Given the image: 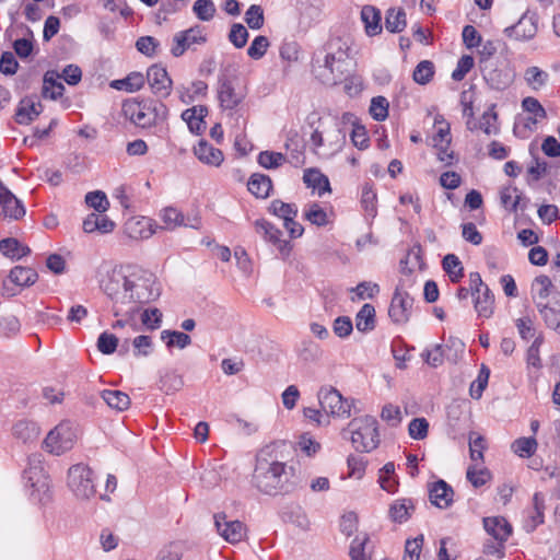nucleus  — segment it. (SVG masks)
<instances>
[{
	"label": "nucleus",
	"instance_id": "obj_14",
	"mask_svg": "<svg viewBox=\"0 0 560 560\" xmlns=\"http://www.w3.org/2000/svg\"><path fill=\"white\" fill-rule=\"evenodd\" d=\"M532 299L535 303L537 311H542L546 305L551 304V296L553 294H560L553 291V284L548 276L541 275L534 279L532 283Z\"/></svg>",
	"mask_w": 560,
	"mask_h": 560
},
{
	"label": "nucleus",
	"instance_id": "obj_13",
	"mask_svg": "<svg viewBox=\"0 0 560 560\" xmlns=\"http://www.w3.org/2000/svg\"><path fill=\"white\" fill-rule=\"evenodd\" d=\"M214 525L219 535L230 544L242 541L246 535L245 525L240 521H228L225 514H215Z\"/></svg>",
	"mask_w": 560,
	"mask_h": 560
},
{
	"label": "nucleus",
	"instance_id": "obj_55",
	"mask_svg": "<svg viewBox=\"0 0 560 560\" xmlns=\"http://www.w3.org/2000/svg\"><path fill=\"white\" fill-rule=\"evenodd\" d=\"M515 326L522 339L529 340L536 337L534 318L529 315L522 316L515 320Z\"/></svg>",
	"mask_w": 560,
	"mask_h": 560
},
{
	"label": "nucleus",
	"instance_id": "obj_26",
	"mask_svg": "<svg viewBox=\"0 0 560 560\" xmlns=\"http://www.w3.org/2000/svg\"><path fill=\"white\" fill-rule=\"evenodd\" d=\"M545 512V497L540 492H536L533 497V509L528 513L527 520L525 521V529L530 533L534 532L537 526L544 523Z\"/></svg>",
	"mask_w": 560,
	"mask_h": 560
},
{
	"label": "nucleus",
	"instance_id": "obj_8",
	"mask_svg": "<svg viewBox=\"0 0 560 560\" xmlns=\"http://www.w3.org/2000/svg\"><path fill=\"white\" fill-rule=\"evenodd\" d=\"M318 401L327 416L349 417L351 405L342 397L338 389L332 386H323L318 394Z\"/></svg>",
	"mask_w": 560,
	"mask_h": 560
},
{
	"label": "nucleus",
	"instance_id": "obj_47",
	"mask_svg": "<svg viewBox=\"0 0 560 560\" xmlns=\"http://www.w3.org/2000/svg\"><path fill=\"white\" fill-rule=\"evenodd\" d=\"M486 450V440L483 436L471 432L469 434V455L470 459L478 465L479 462L483 460V451Z\"/></svg>",
	"mask_w": 560,
	"mask_h": 560
},
{
	"label": "nucleus",
	"instance_id": "obj_60",
	"mask_svg": "<svg viewBox=\"0 0 560 560\" xmlns=\"http://www.w3.org/2000/svg\"><path fill=\"white\" fill-rule=\"evenodd\" d=\"M371 116L377 120L383 121L388 115V102L384 96L373 97L370 106Z\"/></svg>",
	"mask_w": 560,
	"mask_h": 560
},
{
	"label": "nucleus",
	"instance_id": "obj_59",
	"mask_svg": "<svg viewBox=\"0 0 560 560\" xmlns=\"http://www.w3.org/2000/svg\"><path fill=\"white\" fill-rule=\"evenodd\" d=\"M192 11L199 20L210 21L215 13V7L211 0H197L194 3Z\"/></svg>",
	"mask_w": 560,
	"mask_h": 560
},
{
	"label": "nucleus",
	"instance_id": "obj_56",
	"mask_svg": "<svg viewBox=\"0 0 560 560\" xmlns=\"http://www.w3.org/2000/svg\"><path fill=\"white\" fill-rule=\"evenodd\" d=\"M264 10L258 4H252L245 12V22L252 30H259L264 25Z\"/></svg>",
	"mask_w": 560,
	"mask_h": 560
},
{
	"label": "nucleus",
	"instance_id": "obj_5",
	"mask_svg": "<svg viewBox=\"0 0 560 560\" xmlns=\"http://www.w3.org/2000/svg\"><path fill=\"white\" fill-rule=\"evenodd\" d=\"M78 427L70 421H61L50 430L44 440V447L50 454L62 455L73 448L78 441Z\"/></svg>",
	"mask_w": 560,
	"mask_h": 560
},
{
	"label": "nucleus",
	"instance_id": "obj_58",
	"mask_svg": "<svg viewBox=\"0 0 560 560\" xmlns=\"http://www.w3.org/2000/svg\"><path fill=\"white\" fill-rule=\"evenodd\" d=\"M85 202L96 210L98 213H104L109 208V201L105 195V192L101 190L89 192L85 196Z\"/></svg>",
	"mask_w": 560,
	"mask_h": 560
},
{
	"label": "nucleus",
	"instance_id": "obj_3",
	"mask_svg": "<svg viewBox=\"0 0 560 560\" xmlns=\"http://www.w3.org/2000/svg\"><path fill=\"white\" fill-rule=\"evenodd\" d=\"M348 47L338 38L332 39L313 59V72L327 85L337 84L348 71Z\"/></svg>",
	"mask_w": 560,
	"mask_h": 560
},
{
	"label": "nucleus",
	"instance_id": "obj_37",
	"mask_svg": "<svg viewBox=\"0 0 560 560\" xmlns=\"http://www.w3.org/2000/svg\"><path fill=\"white\" fill-rule=\"evenodd\" d=\"M0 252L12 259H21L30 254V248L21 244L16 238H4L0 242Z\"/></svg>",
	"mask_w": 560,
	"mask_h": 560
},
{
	"label": "nucleus",
	"instance_id": "obj_36",
	"mask_svg": "<svg viewBox=\"0 0 560 560\" xmlns=\"http://www.w3.org/2000/svg\"><path fill=\"white\" fill-rule=\"evenodd\" d=\"M303 180L307 187L317 189L319 196H322L325 191H330L328 177L322 174L318 170H306L303 175Z\"/></svg>",
	"mask_w": 560,
	"mask_h": 560
},
{
	"label": "nucleus",
	"instance_id": "obj_51",
	"mask_svg": "<svg viewBox=\"0 0 560 560\" xmlns=\"http://www.w3.org/2000/svg\"><path fill=\"white\" fill-rule=\"evenodd\" d=\"M346 143V133L340 128H335L328 133L326 155L339 152Z\"/></svg>",
	"mask_w": 560,
	"mask_h": 560
},
{
	"label": "nucleus",
	"instance_id": "obj_39",
	"mask_svg": "<svg viewBox=\"0 0 560 560\" xmlns=\"http://www.w3.org/2000/svg\"><path fill=\"white\" fill-rule=\"evenodd\" d=\"M160 218L164 223V226H160L159 229L174 230L182 225H188L185 222L184 214L173 207L164 208L160 213Z\"/></svg>",
	"mask_w": 560,
	"mask_h": 560
},
{
	"label": "nucleus",
	"instance_id": "obj_12",
	"mask_svg": "<svg viewBox=\"0 0 560 560\" xmlns=\"http://www.w3.org/2000/svg\"><path fill=\"white\" fill-rule=\"evenodd\" d=\"M160 226L148 217H131L124 224L126 235L136 241L148 240Z\"/></svg>",
	"mask_w": 560,
	"mask_h": 560
},
{
	"label": "nucleus",
	"instance_id": "obj_21",
	"mask_svg": "<svg viewBox=\"0 0 560 560\" xmlns=\"http://www.w3.org/2000/svg\"><path fill=\"white\" fill-rule=\"evenodd\" d=\"M483 527L500 544L506 541L512 534V526L502 516L485 517Z\"/></svg>",
	"mask_w": 560,
	"mask_h": 560
},
{
	"label": "nucleus",
	"instance_id": "obj_34",
	"mask_svg": "<svg viewBox=\"0 0 560 560\" xmlns=\"http://www.w3.org/2000/svg\"><path fill=\"white\" fill-rule=\"evenodd\" d=\"M415 511L411 499H398L393 502L389 508V517L395 523H404L408 521Z\"/></svg>",
	"mask_w": 560,
	"mask_h": 560
},
{
	"label": "nucleus",
	"instance_id": "obj_10",
	"mask_svg": "<svg viewBox=\"0 0 560 560\" xmlns=\"http://www.w3.org/2000/svg\"><path fill=\"white\" fill-rule=\"evenodd\" d=\"M206 42L207 36L205 34V28L200 25H195L174 35L171 52L174 57H180L192 45H201Z\"/></svg>",
	"mask_w": 560,
	"mask_h": 560
},
{
	"label": "nucleus",
	"instance_id": "obj_16",
	"mask_svg": "<svg viewBox=\"0 0 560 560\" xmlns=\"http://www.w3.org/2000/svg\"><path fill=\"white\" fill-rule=\"evenodd\" d=\"M147 79L152 92L160 96L166 97L172 90V80L165 68L154 65L148 69Z\"/></svg>",
	"mask_w": 560,
	"mask_h": 560
},
{
	"label": "nucleus",
	"instance_id": "obj_50",
	"mask_svg": "<svg viewBox=\"0 0 560 560\" xmlns=\"http://www.w3.org/2000/svg\"><path fill=\"white\" fill-rule=\"evenodd\" d=\"M524 78L529 86L534 90H538L546 84L548 73L540 70L538 67H529L526 69Z\"/></svg>",
	"mask_w": 560,
	"mask_h": 560
},
{
	"label": "nucleus",
	"instance_id": "obj_7",
	"mask_svg": "<svg viewBox=\"0 0 560 560\" xmlns=\"http://www.w3.org/2000/svg\"><path fill=\"white\" fill-rule=\"evenodd\" d=\"M68 485L79 499H90L96 492L93 471L83 464H77L69 468Z\"/></svg>",
	"mask_w": 560,
	"mask_h": 560
},
{
	"label": "nucleus",
	"instance_id": "obj_31",
	"mask_svg": "<svg viewBox=\"0 0 560 560\" xmlns=\"http://www.w3.org/2000/svg\"><path fill=\"white\" fill-rule=\"evenodd\" d=\"M12 433L15 439L23 443H32L39 436V428L35 422L20 420L13 425Z\"/></svg>",
	"mask_w": 560,
	"mask_h": 560
},
{
	"label": "nucleus",
	"instance_id": "obj_52",
	"mask_svg": "<svg viewBox=\"0 0 560 560\" xmlns=\"http://www.w3.org/2000/svg\"><path fill=\"white\" fill-rule=\"evenodd\" d=\"M522 107L525 112L534 115V118H528L532 124H536L538 119H544L547 116L545 108L535 97H525L522 102Z\"/></svg>",
	"mask_w": 560,
	"mask_h": 560
},
{
	"label": "nucleus",
	"instance_id": "obj_44",
	"mask_svg": "<svg viewBox=\"0 0 560 560\" xmlns=\"http://www.w3.org/2000/svg\"><path fill=\"white\" fill-rule=\"evenodd\" d=\"M443 269L448 275L452 282H458L464 273L463 266L458 257L454 254H448L443 258Z\"/></svg>",
	"mask_w": 560,
	"mask_h": 560
},
{
	"label": "nucleus",
	"instance_id": "obj_46",
	"mask_svg": "<svg viewBox=\"0 0 560 560\" xmlns=\"http://www.w3.org/2000/svg\"><path fill=\"white\" fill-rule=\"evenodd\" d=\"M257 161L264 168L271 170L283 165L287 156L280 152L262 151L258 154Z\"/></svg>",
	"mask_w": 560,
	"mask_h": 560
},
{
	"label": "nucleus",
	"instance_id": "obj_45",
	"mask_svg": "<svg viewBox=\"0 0 560 560\" xmlns=\"http://www.w3.org/2000/svg\"><path fill=\"white\" fill-rule=\"evenodd\" d=\"M538 443L535 438H520L512 443V451L520 457H530L535 454Z\"/></svg>",
	"mask_w": 560,
	"mask_h": 560
},
{
	"label": "nucleus",
	"instance_id": "obj_64",
	"mask_svg": "<svg viewBox=\"0 0 560 560\" xmlns=\"http://www.w3.org/2000/svg\"><path fill=\"white\" fill-rule=\"evenodd\" d=\"M185 551L183 542L176 541L165 546L160 551V560H180Z\"/></svg>",
	"mask_w": 560,
	"mask_h": 560
},
{
	"label": "nucleus",
	"instance_id": "obj_32",
	"mask_svg": "<svg viewBox=\"0 0 560 560\" xmlns=\"http://www.w3.org/2000/svg\"><path fill=\"white\" fill-rule=\"evenodd\" d=\"M487 83L494 90H504L513 82V74L508 69L493 68L483 74Z\"/></svg>",
	"mask_w": 560,
	"mask_h": 560
},
{
	"label": "nucleus",
	"instance_id": "obj_1",
	"mask_svg": "<svg viewBox=\"0 0 560 560\" xmlns=\"http://www.w3.org/2000/svg\"><path fill=\"white\" fill-rule=\"evenodd\" d=\"M100 287L113 302L115 316L135 313L139 304L154 301L161 294L155 276L141 269L126 273L115 267L100 280Z\"/></svg>",
	"mask_w": 560,
	"mask_h": 560
},
{
	"label": "nucleus",
	"instance_id": "obj_49",
	"mask_svg": "<svg viewBox=\"0 0 560 560\" xmlns=\"http://www.w3.org/2000/svg\"><path fill=\"white\" fill-rule=\"evenodd\" d=\"M184 385V381L180 375L168 372L161 376L159 382V388L165 394L170 395L179 390Z\"/></svg>",
	"mask_w": 560,
	"mask_h": 560
},
{
	"label": "nucleus",
	"instance_id": "obj_41",
	"mask_svg": "<svg viewBox=\"0 0 560 560\" xmlns=\"http://www.w3.org/2000/svg\"><path fill=\"white\" fill-rule=\"evenodd\" d=\"M494 298L491 294L488 287H485V290L481 291V293H478L476 300H475V308L479 316L482 317H490L492 314V306H493Z\"/></svg>",
	"mask_w": 560,
	"mask_h": 560
},
{
	"label": "nucleus",
	"instance_id": "obj_63",
	"mask_svg": "<svg viewBox=\"0 0 560 560\" xmlns=\"http://www.w3.org/2000/svg\"><path fill=\"white\" fill-rule=\"evenodd\" d=\"M117 346L118 338L107 331L102 332L97 339V349L103 354L114 353L117 349Z\"/></svg>",
	"mask_w": 560,
	"mask_h": 560
},
{
	"label": "nucleus",
	"instance_id": "obj_27",
	"mask_svg": "<svg viewBox=\"0 0 560 560\" xmlns=\"http://www.w3.org/2000/svg\"><path fill=\"white\" fill-rule=\"evenodd\" d=\"M60 79L61 75L54 70H49L44 74L42 94L45 98L57 100L62 95L65 86Z\"/></svg>",
	"mask_w": 560,
	"mask_h": 560
},
{
	"label": "nucleus",
	"instance_id": "obj_61",
	"mask_svg": "<svg viewBox=\"0 0 560 560\" xmlns=\"http://www.w3.org/2000/svg\"><path fill=\"white\" fill-rule=\"evenodd\" d=\"M478 465H470L466 477L476 488L483 486L490 479V472L486 468H478Z\"/></svg>",
	"mask_w": 560,
	"mask_h": 560
},
{
	"label": "nucleus",
	"instance_id": "obj_54",
	"mask_svg": "<svg viewBox=\"0 0 560 560\" xmlns=\"http://www.w3.org/2000/svg\"><path fill=\"white\" fill-rule=\"evenodd\" d=\"M489 375H490V370L486 365H482L477 380H475L471 383L470 388H469L470 396L472 398L479 399L481 397L485 388L488 385Z\"/></svg>",
	"mask_w": 560,
	"mask_h": 560
},
{
	"label": "nucleus",
	"instance_id": "obj_35",
	"mask_svg": "<svg viewBox=\"0 0 560 560\" xmlns=\"http://www.w3.org/2000/svg\"><path fill=\"white\" fill-rule=\"evenodd\" d=\"M102 399L113 409L124 411L130 406L129 396L117 389H105L101 394Z\"/></svg>",
	"mask_w": 560,
	"mask_h": 560
},
{
	"label": "nucleus",
	"instance_id": "obj_22",
	"mask_svg": "<svg viewBox=\"0 0 560 560\" xmlns=\"http://www.w3.org/2000/svg\"><path fill=\"white\" fill-rule=\"evenodd\" d=\"M194 154L200 162L211 166H220L224 160L222 151L205 140L194 147Z\"/></svg>",
	"mask_w": 560,
	"mask_h": 560
},
{
	"label": "nucleus",
	"instance_id": "obj_40",
	"mask_svg": "<svg viewBox=\"0 0 560 560\" xmlns=\"http://www.w3.org/2000/svg\"><path fill=\"white\" fill-rule=\"evenodd\" d=\"M385 27L390 33H399L406 27V13L402 9H389L386 12Z\"/></svg>",
	"mask_w": 560,
	"mask_h": 560
},
{
	"label": "nucleus",
	"instance_id": "obj_25",
	"mask_svg": "<svg viewBox=\"0 0 560 560\" xmlns=\"http://www.w3.org/2000/svg\"><path fill=\"white\" fill-rule=\"evenodd\" d=\"M501 205L510 212H516L518 208L524 209L528 202L522 197L520 190L514 186H506L500 190Z\"/></svg>",
	"mask_w": 560,
	"mask_h": 560
},
{
	"label": "nucleus",
	"instance_id": "obj_53",
	"mask_svg": "<svg viewBox=\"0 0 560 560\" xmlns=\"http://www.w3.org/2000/svg\"><path fill=\"white\" fill-rule=\"evenodd\" d=\"M497 120L498 115L494 112V105H492L487 112L482 114L479 128L488 136L492 133L495 135L499 131Z\"/></svg>",
	"mask_w": 560,
	"mask_h": 560
},
{
	"label": "nucleus",
	"instance_id": "obj_43",
	"mask_svg": "<svg viewBox=\"0 0 560 560\" xmlns=\"http://www.w3.org/2000/svg\"><path fill=\"white\" fill-rule=\"evenodd\" d=\"M434 73V63L430 60H422L415 68L412 78L418 84L425 85L432 80Z\"/></svg>",
	"mask_w": 560,
	"mask_h": 560
},
{
	"label": "nucleus",
	"instance_id": "obj_11",
	"mask_svg": "<svg viewBox=\"0 0 560 560\" xmlns=\"http://www.w3.org/2000/svg\"><path fill=\"white\" fill-rule=\"evenodd\" d=\"M538 31V15L535 12L526 11L514 25L508 26L504 34L515 40L533 39Z\"/></svg>",
	"mask_w": 560,
	"mask_h": 560
},
{
	"label": "nucleus",
	"instance_id": "obj_29",
	"mask_svg": "<svg viewBox=\"0 0 560 560\" xmlns=\"http://www.w3.org/2000/svg\"><path fill=\"white\" fill-rule=\"evenodd\" d=\"M207 114V108L191 107L183 112L182 118L187 122L189 130L195 135H200L205 129V120L203 117Z\"/></svg>",
	"mask_w": 560,
	"mask_h": 560
},
{
	"label": "nucleus",
	"instance_id": "obj_24",
	"mask_svg": "<svg viewBox=\"0 0 560 560\" xmlns=\"http://www.w3.org/2000/svg\"><path fill=\"white\" fill-rule=\"evenodd\" d=\"M453 494V489L444 480L434 482L430 488V501L440 509L450 506Z\"/></svg>",
	"mask_w": 560,
	"mask_h": 560
},
{
	"label": "nucleus",
	"instance_id": "obj_62",
	"mask_svg": "<svg viewBox=\"0 0 560 560\" xmlns=\"http://www.w3.org/2000/svg\"><path fill=\"white\" fill-rule=\"evenodd\" d=\"M361 203L369 215L374 217L376 213V192L373 187L365 184L362 188Z\"/></svg>",
	"mask_w": 560,
	"mask_h": 560
},
{
	"label": "nucleus",
	"instance_id": "obj_19",
	"mask_svg": "<svg viewBox=\"0 0 560 560\" xmlns=\"http://www.w3.org/2000/svg\"><path fill=\"white\" fill-rule=\"evenodd\" d=\"M256 233L264 236V238L277 246L281 253H289L288 242L281 240L282 232L277 229L272 223L265 219L256 220L254 223Z\"/></svg>",
	"mask_w": 560,
	"mask_h": 560
},
{
	"label": "nucleus",
	"instance_id": "obj_57",
	"mask_svg": "<svg viewBox=\"0 0 560 560\" xmlns=\"http://www.w3.org/2000/svg\"><path fill=\"white\" fill-rule=\"evenodd\" d=\"M304 217L312 224L323 226L328 223L326 211L317 203H311L304 212Z\"/></svg>",
	"mask_w": 560,
	"mask_h": 560
},
{
	"label": "nucleus",
	"instance_id": "obj_42",
	"mask_svg": "<svg viewBox=\"0 0 560 560\" xmlns=\"http://www.w3.org/2000/svg\"><path fill=\"white\" fill-rule=\"evenodd\" d=\"M161 339L166 342L167 348L184 349L191 343V338L187 334L177 330H163Z\"/></svg>",
	"mask_w": 560,
	"mask_h": 560
},
{
	"label": "nucleus",
	"instance_id": "obj_30",
	"mask_svg": "<svg viewBox=\"0 0 560 560\" xmlns=\"http://www.w3.org/2000/svg\"><path fill=\"white\" fill-rule=\"evenodd\" d=\"M551 302L545 310L538 312L549 328L560 332V294H553Z\"/></svg>",
	"mask_w": 560,
	"mask_h": 560
},
{
	"label": "nucleus",
	"instance_id": "obj_33",
	"mask_svg": "<svg viewBox=\"0 0 560 560\" xmlns=\"http://www.w3.org/2000/svg\"><path fill=\"white\" fill-rule=\"evenodd\" d=\"M361 19L365 26V32L370 36H375L382 32L381 12L372 5H365L361 10Z\"/></svg>",
	"mask_w": 560,
	"mask_h": 560
},
{
	"label": "nucleus",
	"instance_id": "obj_20",
	"mask_svg": "<svg viewBox=\"0 0 560 560\" xmlns=\"http://www.w3.org/2000/svg\"><path fill=\"white\" fill-rule=\"evenodd\" d=\"M124 113L135 125L141 128L154 126L151 112L148 109L145 102L125 104Z\"/></svg>",
	"mask_w": 560,
	"mask_h": 560
},
{
	"label": "nucleus",
	"instance_id": "obj_18",
	"mask_svg": "<svg viewBox=\"0 0 560 560\" xmlns=\"http://www.w3.org/2000/svg\"><path fill=\"white\" fill-rule=\"evenodd\" d=\"M36 279L37 273L34 269L16 266L10 271L8 280L3 281V290L7 291L8 295H14L15 292L9 287L10 284L22 288L35 283Z\"/></svg>",
	"mask_w": 560,
	"mask_h": 560
},
{
	"label": "nucleus",
	"instance_id": "obj_17",
	"mask_svg": "<svg viewBox=\"0 0 560 560\" xmlns=\"http://www.w3.org/2000/svg\"><path fill=\"white\" fill-rule=\"evenodd\" d=\"M25 215L22 202L5 187L0 192V217L19 220Z\"/></svg>",
	"mask_w": 560,
	"mask_h": 560
},
{
	"label": "nucleus",
	"instance_id": "obj_15",
	"mask_svg": "<svg viewBox=\"0 0 560 560\" xmlns=\"http://www.w3.org/2000/svg\"><path fill=\"white\" fill-rule=\"evenodd\" d=\"M413 299L409 293L396 289L388 310L389 317L395 323H406L411 314Z\"/></svg>",
	"mask_w": 560,
	"mask_h": 560
},
{
	"label": "nucleus",
	"instance_id": "obj_6",
	"mask_svg": "<svg viewBox=\"0 0 560 560\" xmlns=\"http://www.w3.org/2000/svg\"><path fill=\"white\" fill-rule=\"evenodd\" d=\"M246 95V90L240 86L236 79L224 77L219 80L218 100L220 107L228 112L229 116L234 114L242 116L243 102Z\"/></svg>",
	"mask_w": 560,
	"mask_h": 560
},
{
	"label": "nucleus",
	"instance_id": "obj_38",
	"mask_svg": "<svg viewBox=\"0 0 560 560\" xmlns=\"http://www.w3.org/2000/svg\"><path fill=\"white\" fill-rule=\"evenodd\" d=\"M355 327L359 331H370L375 327V308L371 304H364L355 317Z\"/></svg>",
	"mask_w": 560,
	"mask_h": 560
},
{
	"label": "nucleus",
	"instance_id": "obj_28",
	"mask_svg": "<svg viewBox=\"0 0 560 560\" xmlns=\"http://www.w3.org/2000/svg\"><path fill=\"white\" fill-rule=\"evenodd\" d=\"M247 188L255 197L265 199L272 189V182L268 175L255 173L249 177Z\"/></svg>",
	"mask_w": 560,
	"mask_h": 560
},
{
	"label": "nucleus",
	"instance_id": "obj_9",
	"mask_svg": "<svg viewBox=\"0 0 560 560\" xmlns=\"http://www.w3.org/2000/svg\"><path fill=\"white\" fill-rule=\"evenodd\" d=\"M26 485L37 492L39 495L47 493L49 490V478L44 467L42 454H32L28 457V466L24 471Z\"/></svg>",
	"mask_w": 560,
	"mask_h": 560
},
{
	"label": "nucleus",
	"instance_id": "obj_23",
	"mask_svg": "<svg viewBox=\"0 0 560 560\" xmlns=\"http://www.w3.org/2000/svg\"><path fill=\"white\" fill-rule=\"evenodd\" d=\"M42 113L40 102L31 97H25L20 102L15 114V120L20 125H28Z\"/></svg>",
	"mask_w": 560,
	"mask_h": 560
},
{
	"label": "nucleus",
	"instance_id": "obj_2",
	"mask_svg": "<svg viewBox=\"0 0 560 560\" xmlns=\"http://www.w3.org/2000/svg\"><path fill=\"white\" fill-rule=\"evenodd\" d=\"M293 478L294 468L279 459L276 444L258 452L252 476V483L258 491L270 495L289 492L294 485Z\"/></svg>",
	"mask_w": 560,
	"mask_h": 560
},
{
	"label": "nucleus",
	"instance_id": "obj_4",
	"mask_svg": "<svg viewBox=\"0 0 560 560\" xmlns=\"http://www.w3.org/2000/svg\"><path fill=\"white\" fill-rule=\"evenodd\" d=\"M349 427L351 429V442L357 451L369 453L377 447L380 439L375 418L366 416L353 419Z\"/></svg>",
	"mask_w": 560,
	"mask_h": 560
},
{
	"label": "nucleus",
	"instance_id": "obj_48",
	"mask_svg": "<svg viewBox=\"0 0 560 560\" xmlns=\"http://www.w3.org/2000/svg\"><path fill=\"white\" fill-rule=\"evenodd\" d=\"M269 211L273 215L283 219V221L298 215V208L294 203H287L279 199L271 201Z\"/></svg>",
	"mask_w": 560,
	"mask_h": 560
}]
</instances>
